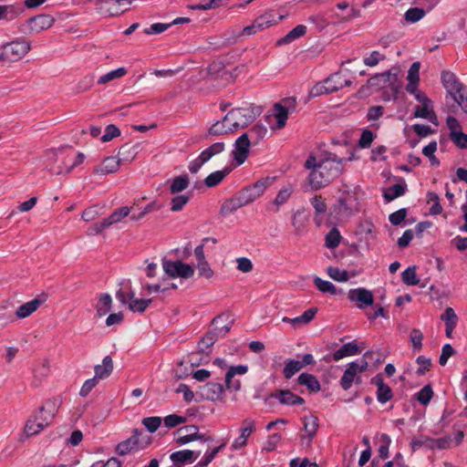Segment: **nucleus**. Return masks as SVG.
I'll list each match as a JSON object with an SVG mask.
<instances>
[{
  "mask_svg": "<svg viewBox=\"0 0 467 467\" xmlns=\"http://www.w3.org/2000/svg\"><path fill=\"white\" fill-rule=\"evenodd\" d=\"M441 83L446 90V104L451 113L461 109L467 114V87L451 71H442Z\"/></svg>",
  "mask_w": 467,
  "mask_h": 467,
  "instance_id": "1",
  "label": "nucleus"
},
{
  "mask_svg": "<svg viewBox=\"0 0 467 467\" xmlns=\"http://www.w3.org/2000/svg\"><path fill=\"white\" fill-rule=\"evenodd\" d=\"M60 398L47 400L37 411L26 421L25 432L27 437L36 435L51 425L61 406Z\"/></svg>",
  "mask_w": 467,
  "mask_h": 467,
  "instance_id": "2",
  "label": "nucleus"
},
{
  "mask_svg": "<svg viewBox=\"0 0 467 467\" xmlns=\"http://www.w3.org/2000/svg\"><path fill=\"white\" fill-rule=\"evenodd\" d=\"M260 113L259 107L233 109L224 116V122L229 124L228 130L234 132L247 127Z\"/></svg>",
  "mask_w": 467,
  "mask_h": 467,
  "instance_id": "3",
  "label": "nucleus"
},
{
  "mask_svg": "<svg viewBox=\"0 0 467 467\" xmlns=\"http://www.w3.org/2000/svg\"><path fill=\"white\" fill-rule=\"evenodd\" d=\"M31 49L30 43L25 38H16V40L5 44L0 52V62L13 63L22 59Z\"/></svg>",
  "mask_w": 467,
  "mask_h": 467,
  "instance_id": "4",
  "label": "nucleus"
},
{
  "mask_svg": "<svg viewBox=\"0 0 467 467\" xmlns=\"http://www.w3.org/2000/svg\"><path fill=\"white\" fill-rule=\"evenodd\" d=\"M151 442V437L143 430L135 429L133 434L127 440L119 442L116 447V451L119 455L133 453L146 448Z\"/></svg>",
  "mask_w": 467,
  "mask_h": 467,
  "instance_id": "5",
  "label": "nucleus"
},
{
  "mask_svg": "<svg viewBox=\"0 0 467 467\" xmlns=\"http://www.w3.org/2000/svg\"><path fill=\"white\" fill-rule=\"evenodd\" d=\"M273 182L274 178H262L254 184L243 189L239 193L247 205L259 198Z\"/></svg>",
  "mask_w": 467,
  "mask_h": 467,
  "instance_id": "6",
  "label": "nucleus"
},
{
  "mask_svg": "<svg viewBox=\"0 0 467 467\" xmlns=\"http://www.w3.org/2000/svg\"><path fill=\"white\" fill-rule=\"evenodd\" d=\"M130 0H99L97 9L103 15L116 16L129 10Z\"/></svg>",
  "mask_w": 467,
  "mask_h": 467,
  "instance_id": "7",
  "label": "nucleus"
},
{
  "mask_svg": "<svg viewBox=\"0 0 467 467\" xmlns=\"http://www.w3.org/2000/svg\"><path fill=\"white\" fill-rule=\"evenodd\" d=\"M321 170L328 174V178L334 181L342 173L345 165V158H339L335 153H327V156L319 161Z\"/></svg>",
  "mask_w": 467,
  "mask_h": 467,
  "instance_id": "8",
  "label": "nucleus"
},
{
  "mask_svg": "<svg viewBox=\"0 0 467 467\" xmlns=\"http://www.w3.org/2000/svg\"><path fill=\"white\" fill-rule=\"evenodd\" d=\"M164 272L171 277L190 278L194 274V269L190 265L182 261H171L164 259L162 262Z\"/></svg>",
  "mask_w": 467,
  "mask_h": 467,
  "instance_id": "9",
  "label": "nucleus"
},
{
  "mask_svg": "<svg viewBox=\"0 0 467 467\" xmlns=\"http://www.w3.org/2000/svg\"><path fill=\"white\" fill-rule=\"evenodd\" d=\"M398 80V69L391 68L381 74H378L368 80V84L371 87H377L379 88H384L390 87L395 94L398 93V87L396 82Z\"/></svg>",
  "mask_w": 467,
  "mask_h": 467,
  "instance_id": "10",
  "label": "nucleus"
},
{
  "mask_svg": "<svg viewBox=\"0 0 467 467\" xmlns=\"http://www.w3.org/2000/svg\"><path fill=\"white\" fill-rule=\"evenodd\" d=\"M275 16L273 13H265L254 19L252 25L244 27L242 36H252L276 24Z\"/></svg>",
  "mask_w": 467,
  "mask_h": 467,
  "instance_id": "11",
  "label": "nucleus"
},
{
  "mask_svg": "<svg viewBox=\"0 0 467 467\" xmlns=\"http://www.w3.org/2000/svg\"><path fill=\"white\" fill-rule=\"evenodd\" d=\"M255 431V421L251 418H246L242 422V427L239 431V436L233 441L232 448L234 450H240L247 444V439Z\"/></svg>",
  "mask_w": 467,
  "mask_h": 467,
  "instance_id": "12",
  "label": "nucleus"
},
{
  "mask_svg": "<svg viewBox=\"0 0 467 467\" xmlns=\"http://www.w3.org/2000/svg\"><path fill=\"white\" fill-rule=\"evenodd\" d=\"M223 392V387L221 383L208 382L199 387L197 394L200 395L202 400L214 401L221 400Z\"/></svg>",
  "mask_w": 467,
  "mask_h": 467,
  "instance_id": "13",
  "label": "nucleus"
},
{
  "mask_svg": "<svg viewBox=\"0 0 467 467\" xmlns=\"http://www.w3.org/2000/svg\"><path fill=\"white\" fill-rule=\"evenodd\" d=\"M253 142L248 138V134H242L234 143L233 155L238 164H243L248 157L249 148Z\"/></svg>",
  "mask_w": 467,
  "mask_h": 467,
  "instance_id": "14",
  "label": "nucleus"
},
{
  "mask_svg": "<svg viewBox=\"0 0 467 467\" xmlns=\"http://www.w3.org/2000/svg\"><path fill=\"white\" fill-rule=\"evenodd\" d=\"M285 105L281 103H275V117L277 120V128L282 129L285 127L286 123V119L288 118V113L290 109H294L296 106V99L289 98L284 100Z\"/></svg>",
  "mask_w": 467,
  "mask_h": 467,
  "instance_id": "15",
  "label": "nucleus"
},
{
  "mask_svg": "<svg viewBox=\"0 0 467 467\" xmlns=\"http://www.w3.org/2000/svg\"><path fill=\"white\" fill-rule=\"evenodd\" d=\"M269 398L277 400L281 404L296 406L305 404V400L289 389H279L269 395Z\"/></svg>",
  "mask_w": 467,
  "mask_h": 467,
  "instance_id": "16",
  "label": "nucleus"
},
{
  "mask_svg": "<svg viewBox=\"0 0 467 467\" xmlns=\"http://www.w3.org/2000/svg\"><path fill=\"white\" fill-rule=\"evenodd\" d=\"M332 182V179L328 178L327 172L321 170V163L318 162L317 168L311 171L308 176V182L312 190H319Z\"/></svg>",
  "mask_w": 467,
  "mask_h": 467,
  "instance_id": "17",
  "label": "nucleus"
},
{
  "mask_svg": "<svg viewBox=\"0 0 467 467\" xmlns=\"http://www.w3.org/2000/svg\"><path fill=\"white\" fill-rule=\"evenodd\" d=\"M348 298L350 301L358 302V307L360 309L368 306H371L374 302L371 291L366 288L350 289L348 292Z\"/></svg>",
  "mask_w": 467,
  "mask_h": 467,
  "instance_id": "18",
  "label": "nucleus"
},
{
  "mask_svg": "<svg viewBox=\"0 0 467 467\" xmlns=\"http://www.w3.org/2000/svg\"><path fill=\"white\" fill-rule=\"evenodd\" d=\"M54 22L55 18L47 14L35 16L27 20L30 30L36 33L51 27Z\"/></svg>",
  "mask_w": 467,
  "mask_h": 467,
  "instance_id": "19",
  "label": "nucleus"
},
{
  "mask_svg": "<svg viewBox=\"0 0 467 467\" xmlns=\"http://www.w3.org/2000/svg\"><path fill=\"white\" fill-rule=\"evenodd\" d=\"M371 384L377 386V400L379 403H386L390 400L393 397L391 389L386 385L383 381V378L380 374H378L371 379Z\"/></svg>",
  "mask_w": 467,
  "mask_h": 467,
  "instance_id": "20",
  "label": "nucleus"
},
{
  "mask_svg": "<svg viewBox=\"0 0 467 467\" xmlns=\"http://www.w3.org/2000/svg\"><path fill=\"white\" fill-rule=\"evenodd\" d=\"M200 450H182L172 452L170 455V459L174 464H191L200 456Z\"/></svg>",
  "mask_w": 467,
  "mask_h": 467,
  "instance_id": "21",
  "label": "nucleus"
},
{
  "mask_svg": "<svg viewBox=\"0 0 467 467\" xmlns=\"http://www.w3.org/2000/svg\"><path fill=\"white\" fill-rule=\"evenodd\" d=\"M293 187L291 185H287L283 187L276 194L274 201L267 205V209L274 213H277L279 211V207L285 203L293 193Z\"/></svg>",
  "mask_w": 467,
  "mask_h": 467,
  "instance_id": "22",
  "label": "nucleus"
},
{
  "mask_svg": "<svg viewBox=\"0 0 467 467\" xmlns=\"http://www.w3.org/2000/svg\"><path fill=\"white\" fill-rule=\"evenodd\" d=\"M400 183L389 186L383 192L385 202H389L405 194L407 183L403 178H400Z\"/></svg>",
  "mask_w": 467,
  "mask_h": 467,
  "instance_id": "23",
  "label": "nucleus"
},
{
  "mask_svg": "<svg viewBox=\"0 0 467 467\" xmlns=\"http://www.w3.org/2000/svg\"><path fill=\"white\" fill-rule=\"evenodd\" d=\"M120 162L119 159L116 157H107L103 160L101 164L95 167L94 173L104 175L116 172L119 170Z\"/></svg>",
  "mask_w": 467,
  "mask_h": 467,
  "instance_id": "24",
  "label": "nucleus"
},
{
  "mask_svg": "<svg viewBox=\"0 0 467 467\" xmlns=\"http://www.w3.org/2000/svg\"><path fill=\"white\" fill-rule=\"evenodd\" d=\"M46 298L40 299L36 297L31 301H28L21 305L16 311V315L18 318H26L34 313L44 302Z\"/></svg>",
  "mask_w": 467,
  "mask_h": 467,
  "instance_id": "25",
  "label": "nucleus"
},
{
  "mask_svg": "<svg viewBox=\"0 0 467 467\" xmlns=\"http://www.w3.org/2000/svg\"><path fill=\"white\" fill-rule=\"evenodd\" d=\"M114 368L113 360L110 356H106L102 359V364L96 365L94 368L95 378L99 379H105L110 376Z\"/></svg>",
  "mask_w": 467,
  "mask_h": 467,
  "instance_id": "26",
  "label": "nucleus"
},
{
  "mask_svg": "<svg viewBox=\"0 0 467 467\" xmlns=\"http://www.w3.org/2000/svg\"><path fill=\"white\" fill-rule=\"evenodd\" d=\"M302 420L306 432L302 438H307L311 441L319 427L318 419L314 415H308L305 416Z\"/></svg>",
  "mask_w": 467,
  "mask_h": 467,
  "instance_id": "27",
  "label": "nucleus"
},
{
  "mask_svg": "<svg viewBox=\"0 0 467 467\" xmlns=\"http://www.w3.org/2000/svg\"><path fill=\"white\" fill-rule=\"evenodd\" d=\"M189 434L196 441H200L202 443L212 441V437L206 433H199V428L196 425H186L177 430L176 434Z\"/></svg>",
  "mask_w": 467,
  "mask_h": 467,
  "instance_id": "28",
  "label": "nucleus"
},
{
  "mask_svg": "<svg viewBox=\"0 0 467 467\" xmlns=\"http://www.w3.org/2000/svg\"><path fill=\"white\" fill-rule=\"evenodd\" d=\"M359 353L358 347L355 341L344 344L333 354V359L338 361L346 357L354 356Z\"/></svg>",
  "mask_w": 467,
  "mask_h": 467,
  "instance_id": "29",
  "label": "nucleus"
},
{
  "mask_svg": "<svg viewBox=\"0 0 467 467\" xmlns=\"http://www.w3.org/2000/svg\"><path fill=\"white\" fill-rule=\"evenodd\" d=\"M140 145L123 144L119 150V159L121 162L132 161L139 152Z\"/></svg>",
  "mask_w": 467,
  "mask_h": 467,
  "instance_id": "30",
  "label": "nucleus"
},
{
  "mask_svg": "<svg viewBox=\"0 0 467 467\" xmlns=\"http://www.w3.org/2000/svg\"><path fill=\"white\" fill-rule=\"evenodd\" d=\"M306 33V26L298 25L290 30L284 37L277 40L278 46H284L292 43L296 39L305 36Z\"/></svg>",
  "mask_w": 467,
  "mask_h": 467,
  "instance_id": "31",
  "label": "nucleus"
},
{
  "mask_svg": "<svg viewBox=\"0 0 467 467\" xmlns=\"http://www.w3.org/2000/svg\"><path fill=\"white\" fill-rule=\"evenodd\" d=\"M245 202L241 197L240 193L235 195L234 198L226 200L222 207H221V213L222 214H230L239 208L245 206Z\"/></svg>",
  "mask_w": 467,
  "mask_h": 467,
  "instance_id": "32",
  "label": "nucleus"
},
{
  "mask_svg": "<svg viewBox=\"0 0 467 467\" xmlns=\"http://www.w3.org/2000/svg\"><path fill=\"white\" fill-rule=\"evenodd\" d=\"M326 84H328L329 88H333V92H335L344 87H349L352 84V81L345 79L342 74L337 72L326 78Z\"/></svg>",
  "mask_w": 467,
  "mask_h": 467,
  "instance_id": "33",
  "label": "nucleus"
},
{
  "mask_svg": "<svg viewBox=\"0 0 467 467\" xmlns=\"http://www.w3.org/2000/svg\"><path fill=\"white\" fill-rule=\"evenodd\" d=\"M233 320H230L228 315H221L214 317L212 321V325L216 327L222 337H224L232 327Z\"/></svg>",
  "mask_w": 467,
  "mask_h": 467,
  "instance_id": "34",
  "label": "nucleus"
},
{
  "mask_svg": "<svg viewBox=\"0 0 467 467\" xmlns=\"http://www.w3.org/2000/svg\"><path fill=\"white\" fill-rule=\"evenodd\" d=\"M355 367L356 362H350L340 379V386L344 390L349 389L356 379L358 373L355 371Z\"/></svg>",
  "mask_w": 467,
  "mask_h": 467,
  "instance_id": "35",
  "label": "nucleus"
},
{
  "mask_svg": "<svg viewBox=\"0 0 467 467\" xmlns=\"http://www.w3.org/2000/svg\"><path fill=\"white\" fill-rule=\"evenodd\" d=\"M297 382L299 385L306 386L310 391H319L320 383L317 379L309 373H302L297 378Z\"/></svg>",
  "mask_w": 467,
  "mask_h": 467,
  "instance_id": "36",
  "label": "nucleus"
},
{
  "mask_svg": "<svg viewBox=\"0 0 467 467\" xmlns=\"http://www.w3.org/2000/svg\"><path fill=\"white\" fill-rule=\"evenodd\" d=\"M231 168H224L221 171H216L210 173L204 180V183L207 187L212 188L217 186L229 173Z\"/></svg>",
  "mask_w": 467,
  "mask_h": 467,
  "instance_id": "37",
  "label": "nucleus"
},
{
  "mask_svg": "<svg viewBox=\"0 0 467 467\" xmlns=\"http://www.w3.org/2000/svg\"><path fill=\"white\" fill-rule=\"evenodd\" d=\"M23 9L20 6L10 5H0V20H5L7 22L16 19Z\"/></svg>",
  "mask_w": 467,
  "mask_h": 467,
  "instance_id": "38",
  "label": "nucleus"
},
{
  "mask_svg": "<svg viewBox=\"0 0 467 467\" xmlns=\"http://www.w3.org/2000/svg\"><path fill=\"white\" fill-rule=\"evenodd\" d=\"M267 133V128L262 124V123H256L254 125L248 132H245L244 134H248V138L250 140L256 144L258 143L262 139L265 138V136Z\"/></svg>",
  "mask_w": 467,
  "mask_h": 467,
  "instance_id": "39",
  "label": "nucleus"
},
{
  "mask_svg": "<svg viewBox=\"0 0 467 467\" xmlns=\"http://www.w3.org/2000/svg\"><path fill=\"white\" fill-rule=\"evenodd\" d=\"M317 313V307H310L306 309L302 315L295 317V318H289V317H284L283 321L286 323H292V324H299L304 323L307 324L309 323Z\"/></svg>",
  "mask_w": 467,
  "mask_h": 467,
  "instance_id": "40",
  "label": "nucleus"
},
{
  "mask_svg": "<svg viewBox=\"0 0 467 467\" xmlns=\"http://www.w3.org/2000/svg\"><path fill=\"white\" fill-rule=\"evenodd\" d=\"M132 210H133V206L132 207L122 206L119 209L114 210L109 217L105 218V220L110 226L113 223H119L122 219L127 217Z\"/></svg>",
  "mask_w": 467,
  "mask_h": 467,
  "instance_id": "41",
  "label": "nucleus"
},
{
  "mask_svg": "<svg viewBox=\"0 0 467 467\" xmlns=\"http://www.w3.org/2000/svg\"><path fill=\"white\" fill-rule=\"evenodd\" d=\"M189 177L187 174L180 175L175 177L171 185H170V192L172 194L182 192L189 186Z\"/></svg>",
  "mask_w": 467,
  "mask_h": 467,
  "instance_id": "42",
  "label": "nucleus"
},
{
  "mask_svg": "<svg viewBox=\"0 0 467 467\" xmlns=\"http://www.w3.org/2000/svg\"><path fill=\"white\" fill-rule=\"evenodd\" d=\"M391 440L388 434L382 433L378 437V458L385 460L389 456V449Z\"/></svg>",
  "mask_w": 467,
  "mask_h": 467,
  "instance_id": "43",
  "label": "nucleus"
},
{
  "mask_svg": "<svg viewBox=\"0 0 467 467\" xmlns=\"http://www.w3.org/2000/svg\"><path fill=\"white\" fill-rule=\"evenodd\" d=\"M304 368V364H301L300 361L295 359H288L285 364V368L283 369V374L285 379H291L296 373L301 370Z\"/></svg>",
  "mask_w": 467,
  "mask_h": 467,
  "instance_id": "44",
  "label": "nucleus"
},
{
  "mask_svg": "<svg viewBox=\"0 0 467 467\" xmlns=\"http://www.w3.org/2000/svg\"><path fill=\"white\" fill-rule=\"evenodd\" d=\"M414 117L427 119L431 122H434V119H436V115L431 109V104L427 103L416 108Z\"/></svg>",
  "mask_w": 467,
  "mask_h": 467,
  "instance_id": "45",
  "label": "nucleus"
},
{
  "mask_svg": "<svg viewBox=\"0 0 467 467\" xmlns=\"http://www.w3.org/2000/svg\"><path fill=\"white\" fill-rule=\"evenodd\" d=\"M112 298L109 294H101L99 296V303L97 305L96 309L99 317L105 316L111 308Z\"/></svg>",
  "mask_w": 467,
  "mask_h": 467,
  "instance_id": "46",
  "label": "nucleus"
},
{
  "mask_svg": "<svg viewBox=\"0 0 467 467\" xmlns=\"http://www.w3.org/2000/svg\"><path fill=\"white\" fill-rule=\"evenodd\" d=\"M401 278L403 283L407 285H416L420 283L415 266L406 268L401 274Z\"/></svg>",
  "mask_w": 467,
  "mask_h": 467,
  "instance_id": "47",
  "label": "nucleus"
},
{
  "mask_svg": "<svg viewBox=\"0 0 467 467\" xmlns=\"http://www.w3.org/2000/svg\"><path fill=\"white\" fill-rule=\"evenodd\" d=\"M427 202L431 203V207L430 208V213L432 215L441 214L442 212V206L440 203V197L434 192H429L427 193Z\"/></svg>",
  "mask_w": 467,
  "mask_h": 467,
  "instance_id": "48",
  "label": "nucleus"
},
{
  "mask_svg": "<svg viewBox=\"0 0 467 467\" xmlns=\"http://www.w3.org/2000/svg\"><path fill=\"white\" fill-rule=\"evenodd\" d=\"M127 74V69L125 67H119L117 69L111 70L108 72L107 74L101 76L98 83L99 84H105L108 83L113 79L119 78Z\"/></svg>",
  "mask_w": 467,
  "mask_h": 467,
  "instance_id": "49",
  "label": "nucleus"
},
{
  "mask_svg": "<svg viewBox=\"0 0 467 467\" xmlns=\"http://www.w3.org/2000/svg\"><path fill=\"white\" fill-rule=\"evenodd\" d=\"M314 284L322 293H328L330 295H335L337 293L336 286L331 282L323 280L318 276L314 278Z\"/></svg>",
  "mask_w": 467,
  "mask_h": 467,
  "instance_id": "50",
  "label": "nucleus"
},
{
  "mask_svg": "<svg viewBox=\"0 0 467 467\" xmlns=\"http://www.w3.org/2000/svg\"><path fill=\"white\" fill-rule=\"evenodd\" d=\"M341 235L337 228H332L326 235V246L333 249L339 245Z\"/></svg>",
  "mask_w": 467,
  "mask_h": 467,
  "instance_id": "51",
  "label": "nucleus"
},
{
  "mask_svg": "<svg viewBox=\"0 0 467 467\" xmlns=\"http://www.w3.org/2000/svg\"><path fill=\"white\" fill-rule=\"evenodd\" d=\"M151 301L152 299H138L134 296L129 304V308L132 312L143 313L151 303Z\"/></svg>",
  "mask_w": 467,
  "mask_h": 467,
  "instance_id": "52",
  "label": "nucleus"
},
{
  "mask_svg": "<svg viewBox=\"0 0 467 467\" xmlns=\"http://www.w3.org/2000/svg\"><path fill=\"white\" fill-rule=\"evenodd\" d=\"M425 16V11L422 8L411 7L408 9L404 15L406 21L416 23Z\"/></svg>",
  "mask_w": 467,
  "mask_h": 467,
  "instance_id": "53",
  "label": "nucleus"
},
{
  "mask_svg": "<svg viewBox=\"0 0 467 467\" xmlns=\"http://www.w3.org/2000/svg\"><path fill=\"white\" fill-rule=\"evenodd\" d=\"M333 88H330L328 84H326V79L322 82L317 83L309 91L310 97H318L323 94L332 93Z\"/></svg>",
  "mask_w": 467,
  "mask_h": 467,
  "instance_id": "54",
  "label": "nucleus"
},
{
  "mask_svg": "<svg viewBox=\"0 0 467 467\" xmlns=\"http://www.w3.org/2000/svg\"><path fill=\"white\" fill-rule=\"evenodd\" d=\"M162 419L158 416L147 417L142 420V424L149 432H155L161 426Z\"/></svg>",
  "mask_w": 467,
  "mask_h": 467,
  "instance_id": "55",
  "label": "nucleus"
},
{
  "mask_svg": "<svg viewBox=\"0 0 467 467\" xmlns=\"http://www.w3.org/2000/svg\"><path fill=\"white\" fill-rule=\"evenodd\" d=\"M327 273L332 279L337 282H346L348 280V273L337 267L329 266Z\"/></svg>",
  "mask_w": 467,
  "mask_h": 467,
  "instance_id": "56",
  "label": "nucleus"
},
{
  "mask_svg": "<svg viewBox=\"0 0 467 467\" xmlns=\"http://www.w3.org/2000/svg\"><path fill=\"white\" fill-rule=\"evenodd\" d=\"M190 201L189 194H181L173 197L171 199V210L172 212L182 211L185 204Z\"/></svg>",
  "mask_w": 467,
  "mask_h": 467,
  "instance_id": "57",
  "label": "nucleus"
},
{
  "mask_svg": "<svg viewBox=\"0 0 467 467\" xmlns=\"http://www.w3.org/2000/svg\"><path fill=\"white\" fill-rule=\"evenodd\" d=\"M410 339L414 350L420 351L422 348L423 334L418 328H413L410 334Z\"/></svg>",
  "mask_w": 467,
  "mask_h": 467,
  "instance_id": "58",
  "label": "nucleus"
},
{
  "mask_svg": "<svg viewBox=\"0 0 467 467\" xmlns=\"http://www.w3.org/2000/svg\"><path fill=\"white\" fill-rule=\"evenodd\" d=\"M432 396L433 391L430 385H426L417 393V400L422 405H427L430 403Z\"/></svg>",
  "mask_w": 467,
  "mask_h": 467,
  "instance_id": "59",
  "label": "nucleus"
},
{
  "mask_svg": "<svg viewBox=\"0 0 467 467\" xmlns=\"http://www.w3.org/2000/svg\"><path fill=\"white\" fill-rule=\"evenodd\" d=\"M376 135L369 130L366 129L362 131L358 140V146L361 149H368L371 146Z\"/></svg>",
  "mask_w": 467,
  "mask_h": 467,
  "instance_id": "60",
  "label": "nucleus"
},
{
  "mask_svg": "<svg viewBox=\"0 0 467 467\" xmlns=\"http://www.w3.org/2000/svg\"><path fill=\"white\" fill-rule=\"evenodd\" d=\"M187 419L177 414H170L163 419L165 427L171 429L186 422Z\"/></svg>",
  "mask_w": 467,
  "mask_h": 467,
  "instance_id": "61",
  "label": "nucleus"
},
{
  "mask_svg": "<svg viewBox=\"0 0 467 467\" xmlns=\"http://www.w3.org/2000/svg\"><path fill=\"white\" fill-rule=\"evenodd\" d=\"M310 203L315 209L316 214H323L327 211V203L321 195H315L311 200Z\"/></svg>",
  "mask_w": 467,
  "mask_h": 467,
  "instance_id": "62",
  "label": "nucleus"
},
{
  "mask_svg": "<svg viewBox=\"0 0 467 467\" xmlns=\"http://www.w3.org/2000/svg\"><path fill=\"white\" fill-rule=\"evenodd\" d=\"M229 124L224 122V119L222 122L217 121L209 129L210 135H223L230 133L231 130H228Z\"/></svg>",
  "mask_w": 467,
  "mask_h": 467,
  "instance_id": "63",
  "label": "nucleus"
},
{
  "mask_svg": "<svg viewBox=\"0 0 467 467\" xmlns=\"http://www.w3.org/2000/svg\"><path fill=\"white\" fill-rule=\"evenodd\" d=\"M119 135H120L119 129L117 126L110 124L106 127L105 132H104L103 136L101 137V140L103 142H107L116 137H119Z\"/></svg>",
  "mask_w": 467,
  "mask_h": 467,
  "instance_id": "64",
  "label": "nucleus"
}]
</instances>
